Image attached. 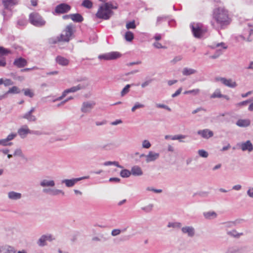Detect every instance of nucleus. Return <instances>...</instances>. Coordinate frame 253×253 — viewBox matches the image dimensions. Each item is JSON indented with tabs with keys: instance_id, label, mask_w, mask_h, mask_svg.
I'll list each match as a JSON object with an SVG mask.
<instances>
[{
	"instance_id": "obj_24",
	"label": "nucleus",
	"mask_w": 253,
	"mask_h": 253,
	"mask_svg": "<svg viewBox=\"0 0 253 253\" xmlns=\"http://www.w3.org/2000/svg\"><path fill=\"white\" fill-rule=\"evenodd\" d=\"M243 252L242 248L233 246L228 248L225 253H243Z\"/></svg>"
},
{
	"instance_id": "obj_41",
	"label": "nucleus",
	"mask_w": 253,
	"mask_h": 253,
	"mask_svg": "<svg viewBox=\"0 0 253 253\" xmlns=\"http://www.w3.org/2000/svg\"><path fill=\"white\" fill-rule=\"evenodd\" d=\"M187 137L186 135L179 134V135H175L174 136H172L171 139L172 140H178L180 142H183L184 141L181 140V139L185 138Z\"/></svg>"
},
{
	"instance_id": "obj_43",
	"label": "nucleus",
	"mask_w": 253,
	"mask_h": 253,
	"mask_svg": "<svg viewBox=\"0 0 253 253\" xmlns=\"http://www.w3.org/2000/svg\"><path fill=\"white\" fill-rule=\"evenodd\" d=\"M200 92L199 89H194L190 90H187L184 92V94H193L194 95H198Z\"/></svg>"
},
{
	"instance_id": "obj_49",
	"label": "nucleus",
	"mask_w": 253,
	"mask_h": 253,
	"mask_svg": "<svg viewBox=\"0 0 253 253\" xmlns=\"http://www.w3.org/2000/svg\"><path fill=\"white\" fill-rule=\"evenodd\" d=\"M151 146L150 142L147 140H144L142 142V147L145 149H149Z\"/></svg>"
},
{
	"instance_id": "obj_16",
	"label": "nucleus",
	"mask_w": 253,
	"mask_h": 253,
	"mask_svg": "<svg viewBox=\"0 0 253 253\" xmlns=\"http://www.w3.org/2000/svg\"><path fill=\"white\" fill-rule=\"evenodd\" d=\"M197 134L205 139H209V138L212 137L213 135L212 131L209 129L199 130L197 131Z\"/></svg>"
},
{
	"instance_id": "obj_2",
	"label": "nucleus",
	"mask_w": 253,
	"mask_h": 253,
	"mask_svg": "<svg viewBox=\"0 0 253 253\" xmlns=\"http://www.w3.org/2000/svg\"><path fill=\"white\" fill-rule=\"evenodd\" d=\"M117 8V6H114L112 3L109 2L105 3L104 5L99 7L96 14V16L100 19L108 20L113 14L112 9Z\"/></svg>"
},
{
	"instance_id": "obj_6",
	"label": "nucleus",
	"mask_w": 253,
	"mask_h": 253,
	"mask_svg": "<svg viewBox=\"0 0 253 253\" xmlns=\"http://www.w3.org/2000/svg\"><path fill=\"white\" fill-rule=\"evenodd\" d=\"M89 178L88 176H83L79 178H74L70 179H63L61 181V183H64L66 187H72L75 185V184L77 183L78 181L85 179H87Z\"/></svg>"
},
{
	"instance_id": "obj_59",
	"label": "nucleus",
	"mask_w": 253,
	"mask_h": 253,
	"mask_svg": "<svg viewBox=\"0 0 253 253\" xmlns=\"http://www.w3.org/2000/svg\"><path fill=\"white\" fill-rule=\"evenodd\" d=\"M73 98H74L73 97L70 96V97H68L67 98H66V99H65L64 100L61 102L59 104H57V107H60V106L63 105L65 103H66L69 100L73 99Z\"/></svg>"
},
{
	"instance_id": "obj_29",
	"label": "nucleus",
	"mask_w": 253,
	"mask_h": 253,
	"mask_svg": "<svg viewBox=\"0 0 253 253\" xmlns=\"http://www.w3.org/2000/svg\"><path fill=\"white\" fill-rule=\"evenodd\" d=\"M250 123V121L248 119H240L236 122V125L240 127H247Z\"/></svg>"
},
{
	"instance_id": "obj_8",
	"label": "nucleus",
	"mask_w": 253,
	"mask_h": 253,
	"mask_svg": "<svg viewBox=\"0 0 253 253\" xmlns=\"http://www.w3.org/2000/svg\"><path fill=\"white\" fill-rule=\"evenodd\" d=\"M71 9L70 5L62 3L57 5L55 8V12L57 14H63L68 12Z\"/></svg>"
},
{
	"instance_id": "obj_63",
	"label": "nucleus",
	"mask_w": 253,
	"mask_h": 253,
	"mask_svg": "<svg viewBox=\"0 0 253 253\" xmlns=\"http://www.w3.org/2000/svg\"><path fill=\"white\" fill-rule=\"evenodd\" d=\"M182 90V88L180 87L175 91V92L174 93L172 94L171 97L173 98H174V97L177 96L181 93Z\"/></svg>"
},
{
	"instance_id": "obj_7",
	"label": "nucleus",
	"mask_w": 253,
	"mask_h": 253,
	"mask_svg": "<svg viewBox=\"0 0 253 253\" xmlns=\"http://www.w3.org/2000/svg\"><path fill=\"white\" fill-rule=\"evenodd\" d=\"M217 82H220L222 84L231 88H234L237 86L236 83L233 81L232 79H227L223 77H216L215 79Z\"/></svg>"
},
{
	"instance_id": "obj_11",
	"label": "nucleus",
	"mask_w": 253,
	"mask_h": 253,
	"mask_svg": "<svg viewBox=\"0 0 253 253\" xmlns=\"http://www.w3.org/2000/svg\"><path fill=\"white\" fill-rule=\"evenodd\" d=\"M239 147L243 151H248L249 152L253 150V145L250 140H247L246 142L241 143L238 144Z\"/></svg>"
},
{
	"instance_id": "obj_55",
	"label": "nucleus",
	"mask_w": 253,
	"mask_h": 253,
	"mask_svg": "<svg viewBox=\"0 0 253 253\" xmlns=\"http://www.w3.org/2000/svg\"><path fill=\"white\" fill-rule=\"evenodd\" d=\"M58 42H62L61 40H60L59 36L55 38H52L49 39V42L51 44H55Z\"/></svg>"
},
{
	"instance_id": "obj_57",
	"label": "nucleus",
	"mask_w": 253,
	"mask_h": 253,
	"mask_svg": "<svg viewBox=\"0 0 253 253\" xmlns=\"http://www.w3.org/2000/svg\"><path fill=\"white\" fill-rule=\"evenodd\" d=\"M168 17L166 16H162L158 17L157 20V24H159L164 21H166L168 19Z\"/></svg>"
},
{
	"instance_id": "obj_40",
	"label": "nucleus",
	"mask_w": 253,
	"mask_h": 253,
	"mask_svg": "<svg viewBox=\"0 0 253 253\" xmlns=\"http://www.w3.org/2000/svg\"><path fill=\"white\" fill-rule=\"evenodd\" d=\"M223 224L224 225V228L226 230H228V228H230L236 226V223L235 221H229L223 223Z\"/></svg>"
},
{
	"instance_id": "obj_47",
	"label": "nucleus",
	"mask_w": 253,
	"mask_h": 253,
	"mask_svg": "<svg viewBox=\"0 0 253 253\" xmlns=\"http://www.w3.org/2000/svg\"><path fill=\"white\" fill-rule=\"evenodd\" d=\"M132 84H127L122 90L121 91V95L122 96L126 95L127 93L129 91V88L130 87Z\"/></svg>"
},
{
	"instance_id": "obj_51",
	"label": "nucleus",
	"mask_w": 253,
	"mask_h": 253,
	"mask_svg": "<svg viewBox=\"0 0 253 253\" xmlns=\"http://www.w3.org/2000/svg\"><path fill=\"white\" fill-rule=\"evenodd\" d=\"M144 107V105L143 104H140L139 102H136L135 105L131 108V111L134 112L136 109L142 108Z\"/></svg>"
},
{
	"instance_id": "obj_32",
	"label": "nucleus",
	"mask_w": 253,
	"mask_h": 253,
	"mask_svg": "<svg viewBox=\"0 0 253 253\" xmlns=\"http://www.w3.org/2000/svg\"><path fill=\"white\" fill-rule=\"evenodd\" d=\"M3 253H15L16 250L15 248L9 245H5L2 247Z\"/></svg>"
},
{
	"instance_id": "obj_46",
	"label": "nucleus",
	"mask_w": 253,
	"mask_h": 253,
	"mask_svg": "<svg viewBox=\"0 0 253 253\" xmlns=\"http://www.w3.org/2000/svg\"><path fill=\"white\" fill-rule=\"evenodd\" d=\"M155 105L157 108L165 109L169 112L171 111V109L166 105L160 103H156Z\"/></svg>"
},
{
	"instance_id": "obj_50",
	"label": "nucleus",
	"mask_w": 253,
	"mask_h": 253,
	"mask_svg": "<svg viewBox=\"0 0 253 253\" xmlns=\"http://www.w3.org/2000/svg\"><path fill=\"white\" fill-rule=\"evenodd\" d=\"M68 91L67 90V89H65L63 92H62V94L61 95V96H60V97L56 98L55 99L53 100V102H55L56 101H59V100H61L62 99H63L66 95L67 94H68Z\"/></svg>"
},
{
	"instance_id": "obj_25",
	"label": "nucleus",
	"mask_w": 253,
	"mask_h": 253,
	"mask_svg": "<svg viewBox=\"0 0 253 253\" xmlns=\"http://www.w3.org/2000/svg\"><path fill=\"white\" fill-rule=\"evenodd\" d=\"M56 63L62 66H67L69 63V61L66 58L61 56H57L55 59Z\"/></svg>"
},
{
	"instance_id": "obj_42",
	"label": "nucleus",
	"mask_w": 253,
	"mask_h": 253,
	"mask_svg": "<svg viewBox=\"0 0 253 253\" xmlns=\"http://www.w3.org/2000/svg\"><path fill=\"white\" fill-rule=\"evenodd\" d=\"M20 92V91L18 87L16 86H12L11 88L7 91V93H13L16 94Z\"/></svg>"
},
{
	"instance_id": "obj_52",
	"label": "nucleus",
	"mask_w": 253,
	"mask_h": 253,
	"mask_svg": "<svg viewBox=\"0 0 253 253\" xmlns=\"http://www.w3.org/2000/svg\"><path fill=\"white\" fill-rule=\"evenodd\" d=\"M23 91H24V95L25 96H27L30 97H33L34 96V93L30 89H23Z\"/></svg>"
},
{
	"instance_id": "obj_30",
	"label": "nucleus",
	"mask_w": 253,
	"mask_h": 253,
	"mask_svg": "<svg viewBox=\"0 0 253 253\" xmlns=\"http://www.w3.org/2000/svg\"><path fill=\"white\" fill-rule=\"evenodd\" d=\"M71 19L75 22L81 23L84 20L83 17L79 13L71 14Z\"/></svg>"
},
{
	"instance_id": "obj_38",
	"label": "nucleus",
	"mask_w": 253,
	"mask_h": 253,
	"mask_svg": "<svg viewBox=\"0 0 253 253\" xmlns=\"http://www.w3.org/2000/svg\"><path fill=\"white\" fill-rule=\"evenodd\" d=\"M82 6L89 9L92 7V2L90 0H84Z\"/></svg>"
},
{
	"instance_id": "obj_33",
	"label": "nucleus",
	"mask_w": 253,
	"mask_h": 253,
	"mask_svg": "<svg viewBox=\"0 0 253 253\" xmlns=\"http://www.w3.org/2000/svg\"><path fill=\"white\" fill-rule=\"evenodd\" d=\"M14 156H18L21 157L22 159L25 160H27V158L26 157L25 155L22 152L21 149L17 148L16 149L13 153Z\"/></svg>"
},
{
	"instance_id": "obj_45",
	"label": "nucleus",
	"mask_w": 253,
	"mask_h": 253,
	"mask_svg": "<svg viewBox=\"0 0 253 253\" xmlns=\"http://www.w3.org/2000/svg\"><path fill=\"white\" fill-rule=\"evenodd\" d=\"M108 238L106 237H104L103 235H101L100 238L98 237H94L92 238V240L93 241L100 242L102 241H106L107 240H108Z\"/></svg>"
},
{
	"instance_id": "obj_35",
	"label": "nucleus",
	"mask_w": 253,
	"mask_h": 253,
	"mask_svg": "<svg viewBox=\"0 0 253 253\" xmlns=\"http://www.w3.org/2000/svg\"><path fill=\"white\" fill-rule=\"evenodd\" d=\"M167 227L169 228H182V224L179 222H169Z\"/></svg>"
},
{
	"instance_id": "obj_39",
	"label": "nucleus",
	"mask_w": 253,
	"mask_h": 253,
	"mask_svg": "<svg viewBox=\"0 0 253 253\" xmlns=\"http://www.w3.org/2000/svg\"><path fill=\"white\" fill-rule=\"evenodd\" d=\"M199 156L202 158H207L209 156V153L204 149H200L198 151Z\"/></svg>"
},
{
	"instance_id": "obj_1",
	"label": "nucleus",
	"mask_w": 253,
	"mask_h": 253,
	"mask_svg": "<svg viewBox=\"0 0 253 253\" xmlns=\"http://www.w3.org/2000/svg\"><path fill=\"white\" fill-rule=\"evenodd\" d=\"M213 15V18L221 28L230 23L228 11L223 7H219L215 8Z\"/></svg>"
},
{
	"instance_id": "obj_9",
	"label": "nucleus",
	"mask_w": 253,
	"mask_h": 253,
	"mask_svg": "<svg viewBox=\"0 0 253 253\" xmlns=\"http://www.w3.org/2000/svg\"><path fill=\"white\" fill-rule=\"evenodd\" d=\"M190 27L194 36L200 38L203 34V30L200 24L191 23Z\"/></svg>"
},
{
	"instance_id": "obj_10",
	"label": "nucleus",
	"mask_w": 253,
	"mask_h": 253,
	"mask_svg": "<svg viewBox=\"0 0 253 253\" xmlns=\"http://www.w3.org/2000/svg\"><path fill=\"white\" fill-rule=\"evenodd\" d=\"M95 105L94 101H85L82 104L81 110L84 113H89L93 109Z\"/></svg>"
},
{
	"instance_id": "obj_62",
	"label": "nucleus",
	"mask_w": 253,
	"mask_h": 253,
	"mask_svg": "<svg viewBox=\"0 0 253 253\" xmlns=\"http://www.w3.org/2000/svg\"><path fill=\"white\" fill-rule=\"evenodd\" d=\"M121 230L119 229H115L112 231L111 232V235L113 236H116L118 235H119L121 233Z\"/></svg>"
},
{
	"instance_id": "obj_20",
	"label": "nucleus",
	"mask_w": 253,
	"mask_h": 253,
	"mask_svg": "<svg viewBox=\"0 0 253 253\" xmlns=\"http://www.w3.org/2000/svg\"><path fill=\"white\" fill-rule=\"evenodd\" d=\"M18 134L21 138H24L28 134H30V129L28 128L27 126H24L18 130Z\"/></svg>"
},
{
	"instance_id": "obj_48",
	"label": "nucleus",
	"mask_w": 253,
	"mask_h": 253,
	"mask_svg": "<svg viewBox=\"0 0 253 253\" xmlns=\"http://www.w3.org/2000/svg\"><path fill=\"white\" fill-rule=\"evenodd\" d=\"M222 95L223 94L220 93L219 90H216L212 94L211 97L212 98H221L222 97Z\"/></svg>"
},
{
	"instance_id": "obj_54",
	"label": "nucleus",
	"mask_w": 253,
	"mask_h": 253,
	"mask_svg": "<svg viewBox=\"0 0 253 253\" xmlns=\"http://www.w3.org/2000/svg\"><path fill=\"white\" fill-rule=\"evenodd\" d=\"M135 27H136V25H135L134 21L129 22V23H127L126 25V28L127 29H135Z\"/></svg>"
},
{
	"instance_id": "obj_19",
	"label": "nucleus",
	"mask_w": 253,
	"mask_h": 253,
	"mask_svg": "<svg viewBox=\"0 0 253 253\" xmlns=\"http://www.w3.org/2000/svg\"><path fill=\"white\" fill-rule=\"evenodd\" d=\"M88 85V83L80 84L77 86H72L70 88L67 89L68 93L75 92L81 89L85 88Z\"/></svg>"
},
{
	"instance_id": "obj_14",
	"label": "nucleus",
	"mask_w": 253,
	"mask_h": 253,
	"mask_svg": "<svg viewBox=\"0 0 253 253\" xmlns=\"http://www.w3.org/2000/svg\"><path fill=\"white\" fill-rule=\"evenodd\" d=\"M43 192L51 196H57L59 194H61L62 196L65 195V192L62 190L58 189H43Z\"/></svg>"
},
{
	"instance_id": "obj_60",
	"label": "nucleus",
	"mask_w": 253,
	"mask_h": 253,
	"mask_svg": "<svg viewBox=\"0 0 253 253\" xmlns=\"http://www.w3.org/2000/svg\"><path fill=\"white\" fill-rule=\"evenodd\" d=\"M152 81H153V79H149V80L145 81L143 83H142V84H141L142 88H144L146 86H148L152 82Z\"/></svg>"
},
{
	"instance_id": "obj_13",
	"label": "nucleus",
	"mask_w": 253,
	"mask_h": 253,
	"mask_svg": "<svg viewBox=\"0 0 253 253\" xmlns=\"http://www.w3.org/2000/svg\"><path fill=\"white\" fill-rule=\"evenodd\" d=\"M183 234H187L189 237H193L195 234V228L192 226H186L181 228Z\"/></svg>"
},
{
	"instance_id": "obj_64",
	"label": "nucleus",
	"mask_w": 253,
	"mask_h": 253,
	"mask_svg": "<svg viewBox=\"0 0 253 253\" xmlns=\"http://www.w3.org/2000/svg\"><path fill=\"white\" fill-rule=\"evenodd\" d=\"M16 133H11L9 134L6 138L7 140L9 141L13 139L16 136Z\"/></svg>"
},
{
	"instance_id": "obj_27",
	"label": "nucleus",
	"mask_w": 253,
	"mask_h": 253,
	"mask_svg": "<svg viewBox=\"0 0 253 253\" xmlns=\"http://www.w3.org/2000/svg\"><path fill=\"white\" fill-rule=\"evenodd\" d=\"M21 118L26 119L30 122H35L37 121L36 117L28 112L21 116Z\"/></svg>"
},
{
	"instance_id": "obj_26",
	"label": "nucleus",
	"mask_w": 253,
	"mask_h": 253,
	"mask_svg": "<svg viewBox=\"0 0 253 253\" xmlns=\"http://www.w3.org/2000/svg\"><path fill=\"white\" fill-rule=\"evenodd\" d=\"M8 197L9 199L13 200H17L21 198L22 195L20 193L14 191H10L8 193Z\"/></svg>"
},
{
	"instance_id": "obj_36",
	"label": "nucleus",
	"mask_w": 253,
	"mask_h": 253,
	"mask_svg": "<svg viewBox=\"0 0 253 253\" xmlns=\"http://www.w3.org/2000/svg\"><path fill=\"white\" fill-rule=\"evenodd\" d=\"M125 38L126 41L131 42L134 39V35L132 32L127 31L125 34Z\"/></svg>"
},
{
	"instance_id": "obj_34",
	"label": "nucleus",
	"mask_w": 253,
	"mask_h": 253,
	"mask_svg": "<svg viewBox=\"0 0 253 253\" xmlns=\"http://www.w3.org/2000/svg\"><path fill=\"white\" fill-rule=\"evenodd\" d=\"M226 233L228 235L237 238H239L241 235H243L242 233H239L236 230H232L231 231L226 230Z\"/></svg>"
},
{
	"instance_id": "obj_18",
	"label": "nucleus",
	"mask_w": 253,
	"mask_h": 253,
	"mask_svg": "<svg viewBox=\"0 0 253 253\" xmlns=\"http://www.w3.org/2000/svg\"><path fill=\"white\" fill-rule=\"evenodd\" d=\"M18 0H2V4L6 9H11L13 6L18 3Z\"/></svg>"
},
{
	"instance_id": "obj_15",
	"label": "nucleus",
	"mask_w": 253,
	"mask_h": 253,
	"mask_svg": "<svg viewBox=\"0 0 253 253\" xmlns=\"http://www.w3.org/2000/svg\"><path fill=\"white\" fill-rule=\"evenodd\" d=\"M160 157V154L153 151H149L146 156L145 161L147 163L154 162L157 160Z\"/></svg>"
},
{
	"instance_id": "obj_4",
	"label": "nucleus",
	"mask_w": 253,
	"mask_h": 253,
	"mask_svg": "<svg viewBox=\"0 0 253 253\" xmlns=\"http://www.w3.org/2000/svg\"><path fill=\"white\" fill-rule=\"evenodd\" d=\"M73 25L70 24L67 25L62 34L59 36L60 40L62 42H68L72 38L73 35Z\"/></svg>"
},
{
	"instance_id": "obj_37",
	"label": "nucleus",
	"mask_w": 253,
	"mask_h": 253,
	"mask_svg": "<svg viewBox=\"0 0 253 253\" xmlns=\"http://www.w3.org/2000/svg\"><path fill=\"white\" fill-rule=\"evenodd\" d=\"M131 174V171L126 169H123L120 172V175L124 178L128 177Z\"/></svg>"
},
{
	"instance_id": "obj_44",
	"label": "nucleus",
	"mask_w": 253,
	"mask_h": 253,
	"mask_svg": "<svg viewBox=\"0 0 253 253\" xmlns=\"http://www.w3.org/2000/svg\"><path fill=\"white\" fill-rule=\"evenodd\" d=\"M10 52V50L5 48L2 46H0V56L6 55Z\"/></svg>"
},
{
	"instance_id": "obj_17",
	"label": "nucleus",
	"mask_w": 253,
	"mask_h": 253,
	"mask_svg": "<svg viewBox=\"0 0 253 253\" xmlns=\"http://www.w3.org/2000/svg\"><path fill=\"white\" fill-rule=\"evenodd\" d=\"M212 48H219V49L216 50V52L215 53H216V54H217L219 56L223 53L222 50L227 49V46L225 45V43L221 42L213 45L212 46Z\"/></svg>"
},
{
	"instance_id": "obj_53",
	"label": "nucleus",
	"mask_w": 253,
	"mask_h": 253,
	"mask_svg": "<svg viewBox=\"0 0 253 253\" xmlns=\"http://www.w3.org/2000/svg\"><path fill=\"white\" fill-rule=\"evenodd\" d=\"M153 207V204H150L146 207L141 208V209L146 212H149L152 210Z\"/></svg>"
},
{
	"instance_id": "obj_28",
	"label": "nucleus",
	"mask_w": 253,
	"mask_h": 253,
	"mask_svg": "<svg viewBox=\"0 0 253 253\" xmlns=\"http://www.w3.org/2000/svg\"><path fill=\"white\" fill-rule=\"evenodd\" d=\"M197 73V71L194 69L188 68L187 67L184 68L182 73L183 76H190L193 74H196Z\"/></svg>"
},
{
	"instance_id": "obj_3",
	"label": "nucleus",
	"mask_w": 253,
	"mask_h": 253,
	"mask_svg": "<svg viewBox=\"0 0 253 253\" xmlns=\"http://www.w3.org/2000/svg\"><path fill=\"white\" fill-rule=\"evenodd\" d=\"M30 22L35 26L42 27L45 24V21L37 12H32L29 15Z\"/></svg>"
},
{
	"instance_id": "obj_61",
	"label": "nucleus",
	"mask_w": 253,
	"mask_h": 253,
	"mask_svg": "<svg viewBox=\"0 0 253 253\" xmlns=\"http://www.w3.org/2000/svg\"><path fill=\"white\" fill-rule=\"evenodd\" d=\"M153 45L157 48H166L165 46H163L160 42H156L153 43Z\"/></svg>"
},
{
	"instance_id": "obj_22",
	"label": "nucleus",
	"mask_w": 253,
	"mask_h": 253,
	"mask_svg": "<svg viewBox=\"0 0 253 253\" xmlns=\"http://www.w3.org/2000/svg\"><path fill=\"white\" fill-rule=\"evenodd\" d=\"M13 64L18 68H22L26 65L27 61L25 59L20 57L16 59L13 62Z\"/></svg>"
},
{
	"instance_id": "obj_12",
	"label": "nucleus",
	"mask_w": 253,
	"mask_h": 253,
	"mask_svg": "<svg viewBox=\"0 0 253 253\" xmlns=\"http://www.w3.org/2000/svg\"><path fill=\"white\" fill-rule=\"evenodd\" d=\"M53 240L51 235H43L37 241V244L40 247H44L47 245L46 241H51Z\"/></svg>"
},
{
	"instance_id": "obj_56",
	"label": "nucleus",
	"mask_w": 253,
	"mask_h": 253,
	"mask_svg": "<svg viewBox=\"0 0 253 253\" xmlns=\"http://www.w3.org/2000/svg\"><path fill=\"white\" fill-rule=\"evenodd\" d=\"M183 57L181 55H178L175 56L170 62L173 64H175L176 62L181 61Z\"/></svg>"
},
{
	"instance_id": "obj_31",
	"label": "nucleus",
	"mask_w": 253,
	"mask_h": 253,
	"mask_svg": "<svg viewBox=\"0 0 253 253\" xmlns=\"http://www.w3.org/2000/svg\"><path fill=\"white\" fill-rule=\"evenodd\" d=\"M203 215L205 218L207 219H211L216 217L217 214L214 211L204 212Z\"/></svg>"
},
{
	"instance_id": "obj_23",
	"label": "nucleus",
	"mask_w": 253,
	"mask_h": 253,
	"mask_svg": "<svg viewBox=\"0 0 253 253\" xmlns=\"http://www.w3.org/2000/svg\"><path fill=\"white\" fill-rule=\"evenodd\" d=\"M131 174L134 176H141L143 174V171L141 168L138 166H134L131 168Z\"/></svg>"
},
{
	"instance_id": "obj_5",
	"label": "nucleus",
	"mask_w": 253,
	"mask_h": 253,
	"mask_svg": "<svg viewBox=\"0 0 253 253\" xmlns=\"http://www.w3.org/2000/svg\"><path fill=\"white\" fill-rule=\"evenodd\" d=\"M121 54L118 52H111L98 56V58L105 60H111L116 59L121 57Z\"/></svg>"
},
{
	"instance_id": "obj_21",
	"label": "nucleus",
	"mask_w": 253,
	"mask_h": 253,
	"mask_svg": "<svg viewBox=\"0 0 253 253\" xmlns=\"http://www.w3.org/2000/svg\"><path fill=\"white\" fill-rule=\"evenodd\" d=\"M40 185L42 187H54L55 185V183L53 180L43 179L40 181Z\"/></svg>"
},
{
	"instance_id": "obj_58",
	"label": "nucleus",
	"mask_w": 253,
	"mask_h": 253,
	"mask_svg": "<svg viewBox=\"0 0 253 253\" xmlns=\"http://www.w3.org/2000/svg\"><path fill=\"white\" fill-rule=\"evenodd\" d=\"M8 141L7 140L6 138L0 139V145L6 146L8 145H10L12 144L11 142L8 143Z\"/></svg>"
}]
</instances>
